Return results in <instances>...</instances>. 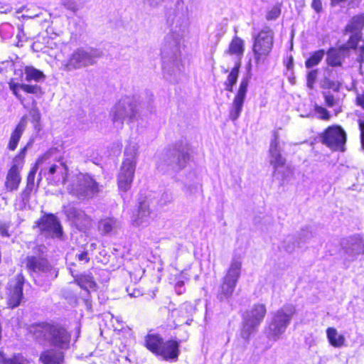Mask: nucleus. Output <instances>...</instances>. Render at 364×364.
I'll return each mask as SVG.
<instances>
[{
	"mask_svg": "<svg viewBox=\"0 0 364 364\" xmlns=\"http://www.w3.org/2000/svg\"><path fill=\"white\" fill-rule=\"evenodd\" d=\"M190 147L187 143L176 144L163 153L157 163L158 168L164 171L178 172L185 168L189 159Z\"/></svg>",
	"mask_w": 364,
	"mask_h": 364,
	"instance_id": "1",
	"label": "nucleus"
},
{
	"mask_svg": "<svg viewBox=\"0 0 364 364\" xmlns=\"http://www.w3.org/2000/svg\"><path fill=\"white\" fill-rule=\"evenodd\" d=\"M137 151L136 143L129 144L125 149L124 159L117 176V184L121 191L127 192L131 188L137 163Z\"/></svg>",
	"mask_w": 364,
	"mask_h": 364,
	"instance_id": "2",
	"label": "nucleus"
},
{
	"mask_svg": "<svg viewBox=\"0 0 364 364\" xmlns=\"http://www.w3.org/2000/svg\"><path fill=\"white\" fill-rule=\"evenodd\" d=\"M102 56V52L93 48H78L62 62V69L70 72L93 65L96 59Z\"/></svg>",
	"mask_w": 364,
	"mask_h": 364,
	"instance_id": "3",
	"label": "nucleus"
},
{
	"mask_svg": "<svg viewBox=\"0 0 364 364\" xmlns=\"http://www.w3.org/2000/svg\"><path fill=\"white\" fill-rule=\"evenodd\" d=\"M34 334L37 339L45 340L60 349H67L69 346V333L65 328L58 326L48 323L38 324L34 327Z\"/></svg>",
	"mask_w": 364,
	"mask_h": 364,
	"instance_id": "4",
	"label": "nucleus"
},
{
	"mask_svg": "<svg viewBox=\"0 0 364 364\" xmlns=\"http://www.w3.org/2000/svg\"><path fill=\"white\" fill-rule=\"evenodd\" d=\"M294 314L295 308L292 305H285L276 311L266 330L268 339L278 341L286 331Z\"/></svg>",
	"mask_w": 364,
	"mask_h": 364,
	"instance_id": "5",
	"label": "nucleus"
},
{
	"mask_svg": "<svg viewBox=\"0 0 364 364\" xmlns=\"http://www.w3.org/2000/svg\"><path fill=\"white\" fill-rule=\"evenodd\" d=\"M101 186L89 174L79 173L75 175L71 183L68 186V191L80 199L92 198L100 192Z\"/></svg>",
	"mask_w": 364,
	"mask_h": 364,
	"instance_id": "6",
	"label": "nucleus"
},
{
	"mask_svg": "<svg viewBox=\"0 0 364 364\" xmlns=\"http://www.w3.org/2000/svg\"><path fill=\"white\" fill-rule=\"evenodd\" d=\"M274 33L268 28L262 30L255 38L252 46L254 58L257 64L264 63L272 51Z\"/></svg>",
	"mask_w": 364,
	"mask_h": 364,
	"instance_id": "7",
	"label": "nucleus"
},
{
	"mask_svg": "<svg viewBox=\"0 0 364 364\" xmlns=\"http://www.w3.org/2000/svg\"><path fill=\"white\" fill-rule=\"evenodd\" d=\"M267 313L266 306L263 304H255L250 311H247L243 318L241 336L248 340L250 335L259 326Z\"/></svg>",
	"mask_w": 364,
	"mask_h": 364,
	"instance_id": "8",
	"label": "nucleus"
},
{
	"mask_svg": "<svg viewBox=\"0 0 364 364\" xmlns=\"http://www.w3.org/2000/svg\"><path fill=\"white\" fill-rule=\"evenodd\" d=\"M46 250L44 246H38L36 248V252H41L38 256L31 255L26 258V267L30 272L33 273H46L50 279H53L58 277V272L53 269L49 264L47 259L43 255Z\"/></svg>",
	"mask_w": 364,
	"mask_h": 364,
	"instance_id": "9",
	"label": "nucleus"
},
{
	"mask_svg": "<svg viewBox=\"0 0 364 364\" xmlns=\"http://www.w3.org/2000/svg\"><path fill=\"white\" fill-rule=\"evenodd\" d=\"M26 146L22 149L13 160L12 165L8 170L5 178V188L13 192L17 191L21 181V171L23 166Z\"/></svg>",
	"mask_w": 364,
	"mask_h": 364,
	"instance_id": "10",
	"label": "nucleus"
},
{
	"mask_svg": "<svg viewBox=\"0 0 364 364\" xmlns=\"http://www.w3.org/2000/svg\"><path fill=\"white\" fill-rule=\"evenodd\" d=\"M138 109L128 97L121 100L112 109L111 114L114 124L122 125L124 120L132 122L136 118Z\"/></svg>",
	"mask_w": 364,
	"mask_h": 364,
	"instance_id": "11",
	"label": "nucleus"
},
{
	"mask_svg": "<svg viewBox=\"0 0 364 364\" xmlns=\"http://www.w3.org/2000/svg\"><path fill=\"white\" fill-rule=\"evenodd\" d=\"M346 141V132L339 126L329 127L323 135V142L333 150L343 151Z\"/></svg>",
	"mask_w": 364,
	"mask_h": 364,
	"instance_id": "12",
	"label": "nucleus"
},
{
	"mask_svg": "<svg viewBox=\"0 0 364 364\" xmlns=\"http://www.w3.org/2000/svg\"><path fill=\"white\" fill-rule=\"evenodd\" d=\"M250 80V75H247L240 82L239 89L234 97L229 113V117L232 121L237 120L242 112Z\"/></svg>",
	"mask_w": 364,
	"mask_h": 364,
	"instance_id": "13",
	"label": "nucleus"
},
{
	"mask_svg": "<svg viewBox=\"0 0 364 364\" xmlns=\"http://www.w3.org/2000/svg\"><path fill=\"white\" fill-rule=\"evenodd\" d=\"M24 278L22 274H18L11 280L7 287V304L14 309L19 306L23 299V285Z\"/></svg>",
	"mask_w": 364,
	"mask_h": 364,
	"instance_id": "14",
	"label": "nucleus"
},
{
	"mask_svg": "<svg viewBox=\"0 0 364 364\" xmlns=\"http://www.w3.org/2000/svg\"><path fill=\"white\" fill-rule=\"evenodd\" d=\"M42 234L50 237H60L63 234L61 225L56 218L52 214L44 215L38 222Z\"/></svg>",
	"mask_w": 364,
	"mask_h": 364,
	"instance_id": "15",
	"label": "nucleus"
},
{
	"mask_svg": "<svg viewBox=\"0 0 364 364\" xmlns=\"http://www.w3.org/2000/svg\"><path fill=\"white\" fill-rule=\"evenodd\" d=\"M65 213L68 219L80 231H86L92 225V219L85 213L75 207H68Z\"/></svg>",
	"mask_w": 364,
	"mask_h": 364,
	"instance_id": "16",
	"label": "nucleus"
},
{
	"mask_svg": "<svg viewBox=\"0 0 364 364\" xmlns=\"http://www.w3.org/2000/svg\"><path fill=\"white\" fill-rule=\"evenodd\" d=\"M269 163L274 169L283 167L286 163V159L282 155V147L279 141V135L274 132L271 140L269 149Z\"/></svg>",
	"mask_w": 364,
	"mask_h": 364,
	"instance_id": "17",
	"label": "nucleus"
},
{
	"mask_svg": "<svg viewBox=\"0 0 364 364\" xmlns=\"http://www.w3.org/2000/svg\"><path fill=\"white\" fill-rule=\"evenodd\" d=\"M348 41L346 44L341 46L340 50H346L350 48L355 49L357 55V62L359 63V71L361 75H364V46L356 48L358 42L362 38V33H351Z\"/></svg>",
	"mask_w": 364,
	"mask_h": 364,
	"instance_id": "18",
	"label": "nucleus"
},
{
	"mask_svg": "<svg viewBox=\"0 0 364 364\" xmlns=\"http://www.w3.org/2000/svg\"><path fill=\"white\" fill-rule=\"evenodd\" d=\"M182 38V37L170 31L164 37L162 53L165 55L171 54L176 56L179 52V44Z\"/></svg>",
	"mask_w": 364,
	"mask_h": 364,
	"instance_id": "19",
	"label": "nucleus"
},
{
	"mask_svg": "<svg viewBox=\"0 0 364 364\" xmlns=\"http://www.w3.org/2000/svg\"><path fill=\"white\" fill-rule=\"evenodd\" d=\"M120 227V222L114 218L102 219L98 223V230L104 235L116 234Z\"/></svg>",
	"mask_w": 364,
	"mask_h": 364,
	"instance_id": "20",
	"label": "nucleus"
},
{
	"mask_svg": "<svg viewBox=\"0 0 364 364\" xmlns=\"http://www.w3.org/2000/svg\"><path fill=\"white\" fill-rule=\"evenodd\" d=\"M157 355L165 360L176 359L178 355V343L173 340L163 342Z\"/></svg>",
	"mask_w": 364,
	"mask_h": 364,
	"instance_id": "21",
	"label": "nucleus"
},
{
	"mask_svg": "<svg viewBox=\"0 0 364 364\" xmlns=\"http://www.w3.org/2000/svg\"><path fill=\"white\" fill-rule=\"evenodd\" d=\"M39 360L43 364H62L64 355L60 350L49 349L41 353Z\"/></svg>",
	"mask_w": 364,
	"mask_h": 364,
	"instance_id": "22",
	"label": "nucleus"
},
{
	"mask_svg": "<svg viewBox=\"0 0 364 364\" xmlns=\"http://www.w3.org/2000/svg\"><path fill=\"white\" fill-rule=\"evenodd\" d=\"M167 23L171 26V31L176 35L183 37L188 28V19L185 16L178 17L175 21L171 19V15L167 18Z\"/></svg>",
	"mask_w": 364,
	"mask_h": 364,
	"instance_id": "23",
	"label": "nucleus"
},
{
	"mask_svg": "<svg viewBox=\"0 0 364 364\" xmlns=\"http://www.w3.org/2000/svg\"><path fill=\"white\" fill-rule=\"evenodd\" d=\"M27 124V117L23 116L14 131L11 133L8 147L10 150L14 151L17 147L18 143L26 129Z\"/></svg>",
	"mask_w": 364,
	"mask_h": 364,
	"instance_id": "24",
	"label": "nucleus"
},
{
	"mask_svg": "<svg viewBox=\"0 0 364 364\" xmlns=\"http://www.w3.org/2000/svg\"><path fill=\"white\" fill-rule=\"evenodd\" d=\"M163 338L157 333H148L144 338V345L153 353L158 355Z\"/></svg>",
	"mask_w": 364,
	"mask_h": 364,
	"instance_id": "25",
	"label": "nucleus"
},
{
	"mask_svg": "<svg viewBox=\"0 0 364 364\" xmlns=\"http://www.w3.org/2000/svg\"><path fill=\"white\" fill-rule=\"evenodd\" d=\"M150 215L149 206L146 202H142L140 203L137 214L135 215L133 220V224L135 226L146 225L148 223Z\"/></svg>",
	"mask_w": 364,
	"mask_h": 364,
	"instance_id": "26",
	"label": "nucleus"
},
{
	"mask_svg": "<svg viewBox=\"0 0 364 364\" xmlns=\"http://www.w3.org/2000/svg\"><path fill=\"white\" fill-rule=\"evenodd\" d=\"M236 285L237 283L223 278V283L218 291V299L220 301H224L230 298L235 291Z\"/></svg>",
	"mask_w": 364,
	"mask_h": 364,
	"instance_id": "27",
	"label": "nucleus"
},
{
	"mask_svg": "<svg viewBox=\"0 0 364 364\" xmlns=\"http://www.w3.org/2000/svg\"><path fill=\"white\" fill-rule=\"evenodd\" d=\"M49 157L48 154H45L44 156H41L38 159L36 164L33 166V167L31 169L30 172L28 173V175L27 176V184L26 187L23 191V193L25 194H29L34 188V181L36 177V173L38 171V166L41 165L46 160H47Z\"/></svg>",
	"mask_w": 364,
	"mask_h": 364,
	"instance_id": "28",
	"label": "nucleus"
},
{
	"mask_svg": "<svg viewBox=\"0 0 364 364\" xmlns=\"http://www.w3.org/2000/svg\"><path fill=\"white\" fill-rule=\"evenodd\" d=\"M326 336L329 343L334 348H341L345 346L346 338L340 334L333 327L326 329Z\"/></svg>",
	"mask_w": 364,
	"mask_h": 364,
	"instance_id": "29",
	"label": "nucleus"
},
{
	"mask_svg": "<svg viewBox=\"0 0 364 364\" xmlns=\"http://www.w3.org/2000/svg\"><path fill=\"white\" fill-rule=\"evenodd\" d=\"M241 269L242 262L238 259H233L224 278L237 283L241 274Z\"/></svg>",
	"mask_w": 364,
	"mask_h": 364,
	"instance_id": "30",
	"label": "nucleus"
},
{
	"mask_svg": "<svg viewBox=\"0 0 364 364\" xmlns=\"http://www.w3.org/2000/svg\"><path fill=\"white\" fill-rule=\"evenodd\" d=\"M348 257L350 259L361 253H364V241L359 236L351 239L350 246L346 250Z\"/></svg>",
	"mask_w": 364,
	"mask_h": 364,
	"instance_id": "31",
	"label": "nucleus"
},
{
	"mask_svg": "<svg viewBox=\"0 0 364 364\" xmlns=\"http://www.w3.org/2000/svg\"><path fill=\"white\" fill-rule=\"evenodd\" d=\"M364 27V14L353 16L346 27V31L349 33H361Z\"/></svg>",
	"mask_w": 364,
	"mask_h": 364,
	"instance_id": "32",
	"label": "nucleus"
},
{
	"mask_svg": "<svg viewBox=\"0 0 364 364\" xmlns=\"http://www.w3.org/2000/svg\"><path fill=\"white\" fill-rule=\"evenodd\" d=\"M227 53L236 55L240 62L244 53V41L240 38L235 36L230 42Z\"/></svg>",
	"mask_w": 364,
	"mask_h": 364,
	"instance_id": "33",
	"label": "nucleus"
},
{
	"mask_svg": "<svg viewBox=\"0 0 364 364\" xmlns=\"http://www.w3.org/2000/svg\"><path fill=\"white\" fill-rule=\"evenodd\" d=\"M194 311L195 309L191 304L185 303L178 310L173 311V314L174 316H178L181 318L178 320V322L185 321L186 323L189 325V317L192 316Z\"/></svg>",
	"mask_w": 364,
	"mask_h": 364,
	"instance_id": "34",
	"label": "nucleus"
},
{
	"mask_svg": "<svg viewBox=\"0 0 364 364\" xmlns=\"http://www.w3.org/2000/svg\"><path fill=\"white\" fill-rule=\"evenodd\" d=\"M326 63L332 67L341 66L343 57L340 50L331 48L327 52Z\"/></svg>",
	"mask_w": 364,
	"mask_h": 364,
	"instance_id": "35",
	"label": "nucleus"
},
{
	"mask_svg": "<svg viewBox=\"0 0 364 364\" xmlns=\"http://www.w3.org/2000/svg\"><path fill=\"white\" fill-rule=\"evenodd\" d=\"M25 80L26 81L34 80L36 82L43 81L46 75L39 70L36 69L32 66H27L25 68Z\"/></svg>",
	"mask_w": 364,
	"mask_h": 364,
	"instance_id": "36",
	"label": "nucleus"
},
{
	"mask_svg": "<svg viewBox=\"0 0 364 364\" xmlns=\"http://www.w3.org/2000/svg\"><path fill=\"white\" fill-rule=\"evenodd\" d=\"M77 284L87 291L95 289L96 283L90 274H82L75 279Z\"/></svg>",
	"mask_w": 364,
	"mask_h": 364,
	"instance_id": "37",
	"label": "nucleus"
},
{
	"mask_svg": "<svg viewBox=\"0 0 364 364\" xmlns=\"http://www.w3.org/2000/svg\"><path fill=\"white\" fill-rule=\"evenodd\" d=\"M325 55V50L323 49L318 50L312 53L309 58L305 61V66L306 68H311L318 65Z\"/></svg>",
	"mask_w": 364,
	"mask_h": 364,
	"instance_id": "38",
	"label": "nucleus"
},
{
	"mask_svg": "<svg viewBox=\"0 0 364 364\" xmlns=\"http://www.w3.org/2000/svg\"><path fill=\"white\" fill-rule=\"evenodd\" d=\"M1 364H28L27 360L20 353L14 354L11 358H6L4 353L0 351Z\"/></svg>",
	"mask_w": 364,
	"mask_h": 364,
	"instance_id": "39",
	"label": "nucleus"
},
{
	"mask_svg": "<svg viewBox=\"0 0 364 364\" xmlns=\"http://www.w3.org/2000/svg\"><path fill=\"white\" fill-rule=\"evenodd\" d=\"M62 6L75 14L83 6L81 0H60Z\"/></svg>",
	"mask_w": 364,
	"mask_h": 364,
	"instance_id": "40",
	"label": "nucleus"
},
{
	"mask_svg": "<svg viewBox=\"0 0 364 364\" xmlns=\"http://www.w3.org/2000/svg\"><path fill=\"white\" fill-rule=\"evenodd\" d=\"M48 173L49 174H54L55 173H60L62 175L63 178V182L65 183L66 180V176H67V167L63 163H60L59 165L57 164H53L51 165L48 170Z\"/></svg>",
	"mask_w": 364,
	"mask_h": 364,
	"instance_id": "41",
	"label": "nucleus"
},
{
	"mask_svg": "<svg viewBox=\"0 0 364 364\" xmlns=\"http://www.w3.org/2000/svg\"><path fill=\"white\" fill-rule=\"evenodd\" d=\"M21 90L25 92L33 94L37 96H41L43 94L41 87L37 85L21 84Z\"/></svg>",
	"mask_w": 364,
	"mask_h": 364,
	"instance_id": "42",
	"label": "nucleus"
},
{
	"mask_svg": "<svg viewBox=\"0 0 364 364\" xmlns=\"http://www.w3.org/2000/svg\"><path fill=\"white\" fill-rule=\"evenodd\" d=\"M240 67V63L237 62L235 67L231 70L230 73H229L226 82L229 84H234L237 82L238 75H239V68Z\"/></svg>",
	"mask_w": 364,
	"mask_h": 364,
	"instance_id": "43",
	"label": "nucleus"
},
{
	"mask_svg": "<svg viewBox=\"0 0 364 364\" xmlns=\"http://www.w3.org/2000/svg\"><path fill=\"white\" fill-rule=\"evenodd\" d=\"M318 75V70H311L306 75V85L310 89H313Z\"/></svg>",
	"mask_w": 364,
	"mask_h": 364,
	"instance_id": "44",
	"label": "nucleus"
},
{
	"mask_svg": "<svg viewBox=\"0 0 364 364\" xmlns=\"http://www.w3.org/2000/svg\"><path fill=\"white\" fill-rule=\"evenodd\" d=\"M281 14V10L279 6H274L267 14L266 18L267 20H275Z\"/></svg>",
	"mask_w": 364,
	"mask_h": 364,
	"instance_id": "45",
	"label": "nucleus"
},
{
	"mask_svg": "<svg viewBox=\"0 0 364 364\" xmlns=\"http://www.w3.org/2000/svg\"><path fill=\"white\" fill-rule=\"evenodd\" d=\"M315 111H316V114H318L319 115L318 117L320 119H324V120H328L330 119L331 115L326 109L316 105L315 107Z\"/></svg>",
	"mask_w": 364,
	"mask_h": 364,
	"instance_id": "46",
	"label": "nucleus"
},
{
	"mask_svg": "<svg viewBox=\"0 0 364 364\" xmlns=\"http://www.w3.org/2000/svg\"><path fill=\"white\" fill-rule=\"evenodd\" d=\"M13 31H14V28L10 23H3L0 26V33L1 34L3 35L6 32L8 33V34L4 35V38H9L11 36Z\"/></svg>",
	"mask_w": 364,
	"mask_h": 364,
	"instance_id": "47",
	"label": "nucleus"
},
{
	"mask_svg": "<svg viewBox=\"0 0 364 364\" xmlns=\"http://www.w3.org/2000/svg\"><path fill=\"white\" fill-rule=\"evenodd\" d=\"M21 84L18 83H10L9 87L10 90L13 92L14 95L23 103V99L22 96L19 94V90H21Z\"/></svg>",
	"mask_w": 364,
	"mask_h": 364,
	"instance_id": "48",
	"label": "nucleus"
},
{
	"mask_svg": "<svg viewBox=\"0 0 364 364\" xmlns=\"http://www.w3.org/2000/svg\"><path fill=\"white\" fill-rule=\"evenodd\" d=\"M323 97L326 105L328 107H332L336 105V100L333 95L331 94L329 92H323Z\"/></svg>",
	"mask_w": 364,
	"mask_h": 364,
	"instance_id": "49",
	"label": "nucleus"
},
{
	"mask_svg": "<svg viewBox=\"0 0 364 364\" xmlns=\"http://www.w3.org/2000/svg\"><path fill=\"white\" fill-rule=\"evenodd\" d=\"M311 7L317 13H319L322 10V4L321 0H312Z\"/></svg>",
	"mask_w": 364,
	"mask_h": 364,
	"instance_id": "50",
	"label": "nucleus"
},
{
	"mask_svg": "<svg viewBox=\"0 0 364 364\" xmlns=\"http://www.w3.org/2000/svg\"><path fill=\"white\" fill-rule=\"evenodd\" d=\"M362 147L364 149V120H359Z\"/></svg>",
	"mask_w": 364,
	"mask_h": 364,
	"instance_id": "51",
	"label": "nucleus"
},
{
	"mask_svg": "<svg viewBox=\"0 0 364 364\" xmlns=\"http://www.w3.org/2000/svg\"><path fill=\"white\" fill-rule=\"evenodd\" d=\"M340 82L338 81L331 80L329 85L327 86L326 89H332L334 91H338L340 89Z\"/></svg>",
	"mask_w": 364,
	"mask_h": 364,
	"instance_id": "52",
	"label": "nucleus"
},
{
	"mask_svg": "<svg viewBox=\"0 0 364 364\" xmlns=\"http://www.w3.org/2000/svg\"><path fill=\"white\" fill-rule=\"evenodd\" d=\"M76 257L79 261H84L85 262H88L90 260L89 257H87V252H82V253L77 255Z\"/></svg>",
	"mask_w": 364,
	"mask_h": 364,
	"instance_id": "53",
	"label": "nucleus"
},
{
	"mask_svg": "<svg viewBox=\"0 0 364 364\" xmlns=\"http://www.w3.org/2000/svg\"><path fill=\"white\" fill-rule=\"evenodd\" d=\"M164 0H144V1L150 6L156 7L159 6Z\"/></svg>",
	"mask_w": 364,
	"mask_h": 364,
	"instance_id": "54",
	"label": "nucleus"
},
{
	"mask_svg": "<svg viewBox=\"0 0 364 364\" xmlns=\"http://www.w3.org/2000/svg\"><path fill=\"white\" fill-rule=\"evenodd\" d=\"M356 100L358 105L364 109V92L357 95Z\"/></svg>",
	"mask_w": 364,
	"mask_h": 364,
	"instance_id": "55",
	"label": "nucleus"
},
{
	"mask_svg": "<svg viewBox=\"0 0 364 364\" xmlns=\"http://www.w3.org/2000/svg\"><path fill=\"white\" fill-rule=\"evenodd\" d=\"M31 114L32 115L33 118L36 121H38L40 119V114L38 112V110L37 108H33L31 110Z\"/></svg>",
	"mask_w": 364,
	"mask_h": 364,
	"instance_id": "56",
	"label": "nucleus"
},
{
	"mask_svg": "<svg viewBox=\"0 0 364 364\" xmlns=\"http://www.w3.org/2000/svg\"><path fill=\"white\" fill-rule=\"evenodd\" d=\"M331 81V80L328 77H324L323 79H322L321 80V87L326 89L327 86L329 85Z\"/></svg>",
	"mask_w": 364,
	"mask_h": 364,
	"instance_id": "57",
	"label": "nucleus"
},
{
	"mask_svg": "<svg viewBox=\"0 0 364 364\" xmlns=\"http://www.w3.org/2000/svg\"><path fill=\"white\" fill-rule=\"evenodd\" d=\"M284 248L286 250V251L289 252H291L294 248H295V244L294 242H292V245H285L284 246Z\"/></svg>",
	"mask_w": 364,
	"mask_h": 364,
	"instance_id": "58",
	"label": "nucleus"
},
{
	"mask_svg": "<svg viewBox=\"0 0 364 364\" xmlns=\"http://www.w3.org/2000/svg\"><path fill=\"white\" fill-rule=\"evenodd\" d=\"M234 85H235L234 84H229V83L225 82V90L229 92H232Z\"/></svg>",
	"mask_w": 364,
	"mask_h": 364,
	"instance_id": "59",
	"label": "nucleus"
},
{
	"mask_svg": "<svg viewBox=\"0 0 364 364\" xmlns=\"http://www.w3.org/2000/svg\"><path fill=\"white\" fill-rule=\"evenodd\" d=\"M293 241V238L291 237H288L286 240L284 242V244L286 243H291Z\"/></svg>",
	"mask_w": 364,
	"mask_h": 364,
	"instance_id": "60",
	"label": "nucleus"
},
{
	"mask_svg": "<svg viewBox=\"0 0 364 364\" xmlns=\"http://www.w3.org/2000/svg\"><path fill=\"white\" fill-rule=\"evenodd\" d=\"M183 286V282H182V281H179L176 283L177 288L182 287Z\"/></svg>",
	"mask_w": 364,
	"mask_h": 364,
	"instance_id": "61",
	"label": "nucleus"
},
{
	"mask_svg": "<svg viewBox=\"0 0 364 364\" xmlns=\"http://www.w3.org/2000/svg\"><path fill=\"white\" fill-rule=\"evenodd\" d=\"M43 173L44 174H46V168H45V169H41V170L40 174H41V173Z\"/></svg>",
	"mask_w": 364,
	"mask_h": 364,
	"instance_id": "62",
	"label": "nucleus"
},
{
	"mask_svg": "<svg viewBox=\"0 0 364 364\" xmlns=\"http://www.w3.org/2000/svg\"><path fill=\"white\" fill-rule=\"evenodd\" d=\"M164 73H166V72H168V71H167V69H166V66H165V65L164 66Z\"/></svg>",
	"mask_w": 364,
	"mask_h": 364,
	"instance_id": "63",
	"label": "nucleus"
}]
</instances>
